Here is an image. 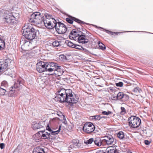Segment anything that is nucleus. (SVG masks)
I'll list each match as a JSON object with an SVG mask.
<instances>
[{
	"instance_id": "obj_1",
	"label": "nucleus",
	"mask_w": 153,
	"mask_h": 153,
	"mask_svg": "<svg viewBox=\"0 0 153 153\" xmlns=\"http://www.w3.org/2000/svg\"><path fill=\"white\" fill-rule=\"evenodd\" d=\"M56 93L58 95L62 97H59V100L61 103L66 102L69 105L72 106L74 104L78 102L79 98L71 89L60 88Z\"/></svg>"
},
{
	"instance_id": "obj_2",
	"label": "nucleus",
	"mask_w": 153,
	"mask_h": 153,
	"mask_svg": "<svg viewBox=\"0 0 153 153\" xmlns=\"http://www.w3.org/2000/svg\"><path fill=\"white\" fill-rule=\"evenodd\" d=\"M23 35L31 42L36 41L37 37L39 34L38 30L33 28L31 24H27L22 27L21 30Z\"/></svg>"
},
{
	"instance_id": "obj_3",
	"label": "nucleus",
	"mask_w": 153,
	"mask_h": 153,
	"mask_svg": "<svg viewBox=\"0 0 153 153\" xmlns=\"http://www.w3.org/2000/svg\"><path fill=\"white\" fill-rule=\"evenodd\" d=\"M14 62L8 57L4 58L0 61V72H4L12 67Z\"/></svg>"
},
{
	"instance_id": "obj_4",
	"label": "nucleus",
	"mask_w": 153,
	"mask_h": 153,
	"mask_svg": "<svg viewBox=\"0 0 153 153\" xmlns=\"http://www.w3.org/2000/svg\"><path fill=\"white\" fill-rule=\"evenodd\" d=\"M24 83V80L22 78L18 79L17 81L14 82V85L10 88L9 96L12 97L15 95L16 90H19L21 89Z\"/></svg>"
},
{
	"instance_id": "obj_5",
	"label": "nucleus",
	"mask_w": 153,
	"mask_h": 153,
	"mask_svg": "<svg viewBox=\"0 0 153 153\" xmlns=\"http://www.w3.org/2000/svg\"><path fill=\"white\" fill-rule=\"evenodd\" d=\"M129 126L133 128L138 127L141 123V120L138 117L134 116L129 117L128 120Z\"/></svg>"
},
{
	"instance_id": "obj_6",
	"label": "nucleus",
	"mask_w": 153,
	"mask_h": 153,
	"mask_svg": "<svg viewBox=\"0 0 153 153\" xmlns=\"http://www.w3.org/2000/svg\"><path fill=\"white\" fill-rule=\"evenodd\" d=\"M43 15V13L39 12H36L33 13L29 19V22L36 24L40 23L42 21Z\"/></svg>"
},
{
	"instance_id": "obj_7",
	"label": "nucleus",
	"mask_w": 153,
	"mask_h": 153,
	"mask_svg": "<svg viewBox=\"0 0 153 153\" xmlns=\"http://www.w3.org/2000/svg\"><path fill=\"white\" fill-rule=\"evenodd\" d=\"M47 62L40 61L38 62L36 65V70L39 73L47 71Z\"/></svg>"
},
{
	"instance_id": "obj_8",
	"label": "nucleus",
	"mask_w": 153,
	"mask_h": 153,
	"mask_svg": "<svg viewBox=\"0 0 153 153\" xmlns=\"http://www.w3.org/2000/svg\"><path fill=\"white\" fill-rule=\"evenodd\" d=\"M56 31L59 34H63L67 31V28L63 23L58 22H56V26L55 27Z\"/></svg>"
},
{
	"instance_id": "obj_9",
	"label": "nucleus",
	"mask_w": 153,
	"mask_h": 153,
	"mask_svg": "<svg viewBox=\"0 0 153 153\" xmlns=\"http://www.w3.org/2000/svg\"><path fill=\"white\" fill-rule=\"evenodd\" d=\"M95 126L91 122H86L83 127V131L87 133L90 134L94 131Z\"/></svg>"
},
{
	"instance_id": "obj_10",
	"label": "nucleus",
	"mask_w": 153,
	"mask_h": 153,
	"mask_svg": "<svg viewBox=\"0 0 153 153\" xmlns=\"http://www.w3.org/2000/svg\"><path fill=\"white\" fill-rule=\"evenodd\" d=\"M4 18L5 23H8L10 25H15L16 23V18L11 13L7 14Z\"/></svg>"
},
{
	"instance_id": "obj_11",
	"label": "nucleus",
	"mask_w": 153,
	"mask_h": 153,
	"mask_svg": "<svg viewBox=\"0 0 153 153\" xmlns=\"http://www.w3.org/2000/svg\"><path fill=\"white\" fill-rule=\"evenodd\" d=\"M32 42L27 41L26 40L24 41L23 44L21 46L22 49L24 51H25L29 50H33L37 48V46H32Z\"/></svg>"
},
{
	"instance_id": "obj_12",
	"label": "nucleus",
	"mask_w": 153,
	"mask_h": 153,
	"mask_svg": "<svg viewBox=\"0 0 153 153\" xmlns=\"http://www.w3.org/2000/svg\"><path fill=\"white\" fill-rule=\"evenodd\" d=\"M104 139L102 140L103 143H105L108 145H111L113 143L115 144L116 142L115 140L114 141V139L113 136L110 134L105 136L104 137Z\"/></svg>"
},
{
	"instance_id": "obj_13",
	"label": "nucleus",
	"mask_w": 153,
	"mask_h": 153,
	"mask_svg": "<svg viewBox=\"0 0 153 153\" xmlns=\"http://www.w3.org/2000/svg\"><path fill=\"white\" fill-rule=\"evenodd\" d=\"M47 71L52 72L54 71L57 67H58V64L52 62H47Z\"/></svg>"
},
{
	"instance_id": "obj_14",
	"label": "nucleus",
	"mask_w": 153,
	"mask_h": 153,
	"mask_svg": "<svg viewBox=\"0 0 153 153\" xmlns=\"http://www.w3.org/2000/svg\"><path fill=\"white\" fill-rule=\"evenodd\" d=\"M56 21L54 19H52V20L48 21L45 25L48 29H52L56 26Z\"/></svg>"
},
{
	"instance_id": "obj_15",
	"label": "nucleus",
	"mask_w": 153,
	"mask_h": 153,
	"mask_svg": "<svg viewBox=\"0 0 153 153\" xmlns=\"http://www.w3.org/2000/svg\"><path fill=\"white\" fill-rule=\"evenodd\" d=\"M44 121H41L38 122H34L32 123V128L34 130L40 128L44 127Z\"/></svg>"
},
{
	"instance_id": "obj_16",
	"label": "nucleus",
	"mask_w": 153,
	"mask_h": 153,
	"mask_svg": "<svg viewBox=\"0 0 153 153\" xmlns=\"http://www.w3.org/2000/svg\"><path fill=\"white\" fill-rule=\"evenodd\" d=\"M85 33H82L81 35L78 36L77 41L79 43L86 44L88 43L89 40L86 37Z\"/></svg>"
},
{
	"instance_id": "obj_17",
	"label": "nucleus",
	"mask_w": 153,
	"mask_h": 153,
	"mask_svg": "<svg viewBox=\"0 0 153 153\" xmlns=\"http://www.w3.org/2000/svg\"><path fill=\"white\" fill-rule=\"evenodd\" d=\"M64 72L62 67L58 66V67L56 69L54 72V74L55 76H61Z\"/></svg>"
},
{
	"instance_id": "obj_18",
	"label": "nucleus",
	"mask_w": 153,
	"mask_h": 153,
	"mask_svg": "<svg viewBox=\"0 0 153 153\" xmlns=\"http://www.w3.org/2000/svg\"><path fill=\"white\" fill-rule=\"evenodd\" d=\"M117 151L116 149H109L107 148L105 150H98L96 153H116Z\"/></svg>"
},
{
	"instance_id": "obj_19",
	"label": "nucleus",
	"mask_w": 153,
	"mask_h": 153,
	"mask_svg": "<svg viewBox=\"0 0 153 153\" xmlns=\"http://www.w3.org/2000/svg\"><path fill=\"white\" fill-rule=\"evenodd\" d=\"M33 153H45V152L43 149L39 146H37L33 149Z\"/></svg>"
},
{
	"instance_id": "obj_20",
	"label": "nucleus",
	"mask_w": 153,
	"mask_h": 153,
	"mask_svg": "<svg viewBox=\"0 0 153 153\" xmlns=\"http://www.w3.org/2000/svg\"><path fill=\"white\" fill-rule=\"evenodd\" d=\"M93 142L94 143L95 145L96 146H100L103 144L102 140H101L100 138L97 137L94 138V141Z\"/></svg>"
},
{
	"instance_id": "obj_21",
	"label": "nucleus",
	"mask_w": 153,
	"mask_h": 153,
	"mask_svg": "<svg viewBox=\"0 0 153 153\" xmlns=\"http://www.w3.org/2000/svg\"><path fill=\"white\" fill-rule=\"evenodd\" d=\"M91 25L96 28L100 29V30L104 31L108 34H110L111 35H113V33H114L113 32L110 31L108 30L105 29L102 27L98 26L96 25L93 24H91Z\"/></svg>"
},
{
	"instance_id": "obj_22",
	"label": "nucleus",
	"mask_w": 153,
	"mask_h": 153,
	"mask_svg": "<svg viewBox=\"0 0 153 153\" xmlns=\"http://www.w3.org/2000/svg\"><path fill=\"white\" fill-rule=\"evenodd\" d=\"M76 28L72 30L71 32V33L69 35L70 37H72L73 38H76L78 37V35Z\"/></svg>"
},
{
	"instance_id": "obj_23",
	"label": "nucleus",
	"mask_w": 153,
	"mask_h": 153,
	"mask_svg": "<svg viewBox=\"0 0 153 153\" xmlns=\"http://www.w3.org/2000/svg\"><path fill=\"white\" fill-rule=\"evenodd\" d=\"M79 141L78 140L74 139L73 140L72 144L76 149L80 148V143H79Z\"/></svg>"
},
{
	"instance_id": "obj_24",
	"label": "nucleus",
	"mask_w": 153,
	"mask_h": 153,
	"mask_svg": "<svg viewBox=\"0 0 153 153\" xmlns=\"http://www.w3.org/2000/svg\"><path fill=\"white\" fill-rule=\"evenodd\" d=\"M67 16L68 18H66V21L69 24H73L74 22V17L69 15H68Z\"/></svg>"
},
{
	"instance_id": "obj_25",
	"label": "nucleus",
	"mask_w": 153,
	"mask_h": 153,
	"mask_svg": "<svg viewBox=\"0 0 153 153\" xmlns=\"http://www.w3.org/2000/svg\"><path fill=\"white\" fill-rule=\"evenodd\" d=\"M5 47V42L4 40L0 38V50H4Z\"/></svg>"
},
{
	"instance_id": "obj_26",
	"label": "nucleus",
	"mask_w": 153,
	"mask_h": 153,
	"mask_svg": "<svg viewBox=\"0 0 153 153\" xmlns=\"http://www.w3.org/2000/svg\"><path fill=\"white\" fill-rule=\"evenodd\" d=\"M68 57V55L66 56L63 54L59 56V58L60 60L63 61H68L69 60Z\"/></svg>"
},
{
	"instance_id": "obj_27",
	"label": "nucleus",
	"mask_w": 153,
	"mask_h": 153,
	"mask_svg": "<svg viewBox=\"0 0 153 153\" xmlns=\"http://www.w3.org/2000/svg\"><path fill=\"white\" fill-rule=\"evenodd\" d=\"M73 19H74V21L75 22H76L77 23H78V24H86V25H90L89 24L84 22H83L82 21H81V20L79 19H77L75 17H74Z\"/></svg>"
},
{
	"instance_id": "obj_28",
	"label": "nucleus",
	"mask_w": 153,
	"mask_h": 153,
	"mask_svg": "<svg viewBox=\"0 0 153 153\" xmlns=\"http://www.w3.org/2000/svg\"><path fill=\"white\" fill-rule=\"evenodd\" d=\"M98 45L100 49L102 51H104L106 49V47L105 46L103 43L100 41H98Z\"/></svg>"
},
{
	"instance_id": "obj_29",
	"label": "nucleus",
	"mask_w": 153,
	"mask_h": 153,
	"mask_svg": "<svg viewBox=\"0 0 153 153\" xmlns=\"http://www.w3.org/2000/svg\"><path fill=\"white\" fill-rule=\"evenodd\" d=\"M45 17V19H48V20H52V19H54L53 18L52 15L48 13H45L44 16H43V17Z\"/></svg>"
},
{
	"instance_id": "obj_30",
	"label": "nucleus",
	"mask_w": 153,
	"mask_h": 153,
	"mask_svg": "<svg viewBox=\"0 0 153 153\" xmlns=\"http://www.w3.org/2000/svg\"><path fill=\"white\" fill-rule=\"evenodd\" d=\"M61 42L60 41L55 40L52 43V45L54 47H57L61 45H60Z\"/></svg>"
},
{
	"instance_id": "obj_31",
	"label": "nucleus",
	"mask_w": 153,
	"mask_h": 153,
	"mask_svg": "<svg viewBox=\"0 0 153 153\" xmlns=\"http://www.w3.org/2000/svg\"><path fill=\"white\" fill-rule=\"evenodd\" d=\"M94 141V138H91L87 140L84 141V143L86 145H89L91 144Z\"/></svg>"
},
{
	"instance_id": "obj_32",
	"label": "nucleus",
	"mask_w": 153,
	"mask_h": 153,
	"mask_svg": "<svg viewBox=\"0 0 153 153\" xmlns=\"http://www.w3.org/2000/svg\"><path fill=\"white\" fill-rule=\"evenodd\" d=\"M117 136L120 139H122L124 137V134L122 131H119L117 134Z\"/></svg>"
},
{
	"instance_id": "obj_33",
	"label": "nucleus",
	"mask_w": 153,
	"mask_h": 153,
	"mask_svg": "<svg viewBox=\"0 0 153 153\" xmlns=\"http://www.w3.org/2000/svg\"><path fill=\"white\" fill-rule=\"evenodd\" d=\"M65 42L68 46L73 48H74V47L76 45V44H74L73 42L68 40L66 41Z\"/></svg>"
},
{
	"instance_id": "obj_34",
	"label": "nucleus",
	"mask_w": 153,
	"mask_h": 153,
	"mask_svg": "<svg viewBox=\"0 0 153 153\" xmlns=\"http://www.w3.org/2000/svg\"><path fill=\"white\" fill-rule=\"evenodd\" d=\"M61 125L59 126V128L56 131H53L52 130V131L50 132L51 134V135H55L56 134H57L59 133V132L61 130Z\"/></svg>"
},
{
	"instance_id": "obj_35",
	"label": "nucleus",
	"mask_w": 153,
	"mask_h": 153,
	"mask_svg": "<svg viewBox=\"0 0 153 153\" xmlns=\"http://www.w3.org/2000/svg\"><path fill=\"white\" fill-rule=\"evenodd\" d=\"M123 92H119L117 94V98L118 99V100H120L122 99L123 96Z\"/></svg>"
},
{
	"instance_id": "obj_36",
	"label": "nucleus",
	"mask_w": 153,
	"mask_h": 153,
	"mask_svg": "<svg viewBox=\"0 0 153 153\" xmlns=\"http://www.w3.org/2000/svg\"><path fill=\"white\" fill-rule=\"evenodd\" d=\"M133 91V92L136 93L137 92L140 93L142 91V90L139 87H137L134 88Z\"/></svg>"
},
{
	"instance_id": "obj_37",
	"label": "nucleus",
	"mask_w": 153,
	"mask_h": 153,
	"mask_svg": "<svg viewBox=\"0 0 153 153\" xmlns=\"http://www.w3.org/2000/svg\"><path fill=\"white\" fill-rule=\"evenodd\" d=\"M122 99L124 102H125L126 101L129 99V96L128 95L124 93L123 96V98H122Z\"/></svg>"
},
{
	"instance_id": "obj_38",
	"label": "nucleus",
	"mask_w": 153,
	"mask_h": 153,
	"mask_svg": "<svg viewBox=\"0 0 153 153\" xmlns=\"http://www.w3.org/2000/svg\"><path fill=\"white\" fill-rule=\"evenodd\" d=\"M77 29V34H78V36H80L81 35V34H82V33H83L82 32V31H84L83 30H82V28H76Z\"/></svg>"
},
{
	"instance_id": "obj_39",
	"label": "nucleus",
	"mask_w": 153,
	"mask_h": 153,
	"mask_svg": "<svg viewBox=\"0 0 153 153\" xmlns=\"http://www.w3.org/2000/svg\"><path fill=\"white\" fill-rule=\"evenodd\" d=\"M74 46V48L79 50H82V49H83V48L82 46L78 45L76 44Z\"/></svg>"
},
{
	"instance_id": "obj_40",
	"label": "nucleus",
	"mask_w": 153,
	"mask_h": 153,
	"mask_svg": "<svg viewBox=\"0 0 153 153\" xmlns=\"http://www.w3.org/2000/svg\"><path fill=\"white\" fill-rule=\"evenodd\" d=\"M6 91V90L4 88L0 87V95H4Z\"/></svg>"
},
{
	"instance_id": "obj_41",
	"label": "nucleus",
	"mask_w": 153,
	"mask_h": 153,
	"mask_svg": "<svg viewBox=\"0 0 153 153\" xmlns=\"http://www.w3.org/2000/svg\"><path fill=\"white\" fill-rule=\"evenodd\" d=\"M100 115H96L92 117V119L94 120H100Z\"/></svg>"
},
{
	"instance_id": "obj_42",
	"label": "nucleus",
	"mask_w": 153,
	"mask_h": 153,
	"mask_svg": "<svg viewBox=\"0 0 153 153\" xmlns=\"http://www.w3.org/2000/svg\"><path fill=\"white\" fill-rule=\"evenodd\" d=\"M112 113L111 111H102V114L103 115H108Z\"/></svg>"
},
{
	"instance_id": "obj_43",
	"label": "nucleus",
	"mask_w": 153,
	"mask_h": 153,
	"mask_svg": "<svg viewBox=\"0 0 153 153\" xmlns=\"http://www.w3.org/2000/svg\"><path fill=\"white\" fill-rule=\"evenodd\" d=\"M1 86H4V87L7 86V82L6 81H3L1 83Z\"/></svg>"
},
{
	"instance_id": "obj_44",
	"label": "nucleus",
	"mask_w": 153,
	"mask_h": 153,
	"mask_svg": "<svg viewBox=\"0 0 153 153\" xmlns=\"http://www.w3.org/2000/svg\"><path fill=\"white\" fill-rule=\"evenodd\" d=\"M121 111L120 112V114H124L126 113V110H125V108L123 107H121Z\"/></svg>"
},
{
	"instance_id": "obj_45",
	"label": "nucleus",
	"mask_w": 153,
	"mask_h": 153,
	"mask_svg": "<svg viewBox=\"0 0 153 153\" xmlns=\"http://www.w3.org/2000/svg\"><path fill=\"white\" fill-rule=\"evenodd\" d=\"M115 85L117 87H122L123 85V83L122 82H120L115 83Z\"/></svg>"
},
{
	"instance_id": "obj_46",
	"label": "nucleus",
	"mask_w": 153,
	"mask_h": 153,
	"mask_svg": "<svg viewBox=\"0 0 153 153\" xmlns=\"http://www.w3.org/2000/svg\"><path fill=\"white\" fill-rule=\"evenodd\" d=\"M82 50H83V52L86 54H89L91 53L90 52L86 49L83 48V49H82Z\"/></svg>"
},
{
	"instance_id": "obj_47",
	"label": "nucleus",
	"mask_w": 153,
	"mask_h": 153,
	"mask_svg": "<svg viewBox=\"0 0 153 153\" xmlns=\"http://www.w3.org/2000/svg\"><path fill=\"white\" fill-rule=\"evenodd\" d=\"M38 47L37 46V48H36V49L32 50V51L33 52V53L34 54H35L36 53H38L39 52V50L38 49Z\"/></svg>"
},
{
	"instance_id": "obj_48",
	"label": "nucleus",
	"mask_w": 153,
	"mask_h": 153,
	"mask_svg": "<svg viewBox=\"0 0 153 153\" xmlns=\"http://www.w3.org/2000/svg\"><path fill=\"white\" fill-rule=\"evenodd\" d=\"M69 149H72L74 150H75L76 149V148L74 146V145L71 143V144L70 145L69 147H68Z\"/></svg>"
},
{
	"instance_id": "obj_49",
	"label": "nucleus",
	"mask_w": 153,
	"mask_h": 153,
	"mask_svg": "<svg viewBox=\"0 0 153 153\" xmlns=\"http://www.w3.org/2000/svg\"><path fill=\"white\" fill-rule=\"evenodd\" d=\"M46 129L47 130H48L49 131L51 132L52 130L51 128H50L49 126V124H48L47 125V126L46 127Z\"/></svg>"
},
{
	"instance_id": "obj_50",
	"label": "nucleus",
	"mask_w": 153,
	"mask_h": 153,
	"mask_svg": "<svg viewBox=\"0 0 153 153\" xmlns=\"http://www.w3.org/2000/svg\"><path fill=\"white\" fill-rule=\"evenodd\" d=\"M51 20H48V19H45V18L43 17L42 19V21H43L44 25L45 24H46L48 22V21H50Z\"/></svg>"
},
{
	"instance_id": "obj_51",
	"label": "nucleus",
	"mask_w": 153,
	"mask_h": 153,
	"mask_svg": "<svg viewBox=\"0 0 153 153\" xmlns=\"http://www.w3.org/2000/svg\"><path fill=\"white\" fill-rule=\"evenodd\" d=\"M44 133H45L47 137L48 138V139H50V138L51 136V133H48L47 132H45V131Z\"/></svg>"
},
{
	"instance_id": "obj_52",
	"label": "nucleus",
	"mask_w": 153,
	"mask_h": 153,
	"mask_svg": "<svg viewBox=\"0 0 153 153\" xmlns=\"http://www.w3.org/2000/svg\"><path fill=\"white\" fill-rule=\"evenodd\" d=\"M117 95H115V96H111V99L113 100H118V99L117 98Z\"/></svg>"
},
{
	"instance_id": "obj_53",
	"label": "nucleus",
	"mask_w": 153,
	"mask_h": 153,
	"mask_svg": "<svg viewBox=\"0 0 153 153\" xmlns=\"http://www.w3.org/2000/svg\"><path fill=\"white\" fill-rule=\"evenodd\" d=\"M5 144L3 143H0V149H1L4 148L5 147Z\"/></svg>"
},
{
	"instance_id": "obj_54",
	"label": "nucleus",
	"mask_w": 153,
	"mask_h": 153,
	"mask_svg": "<svg viewBox=\"0 0 153 153\" xmlns=\"http://www.w3.org/2000/svg\"><path fill=\"white\" fill-rule=\"evenodd\" d=\"M42 137H43V139H48V138L47 137L45 133H42Z\"/></svg>"
},
{
	"instance_id": "obj_55",
	"label": "nucleus",
	"mask_w": 153,
	"mask_h": 153,
	"mask_svg": "<svg viewBox=\"0 0 153 153\" xmlns=\"http://www.w3.org/2000/svg\"><path fill=\"white\" fill-rule=\"evenodd\" d=\"M145 144L146 145H149L150 144V142L148 140H144Z\"/></svg>"
},
{
	"instance_id": "obj_56",
	"label": "nucleus",
	"mask_w": 153,
	"mask_h": 153,
	"mask_svg": "<svg viewBox=\"0 0 153 153\" xmlns=\"http://www.w3.org/2000/svg\"><path fill=\"white\" fill-rule=\"evenodd\" d=\"M127 32H145V33H150V32H148L145 31H126Z\"/></svg>"
},
{
	"instance_id": "obj_57",
	"label": "nucleus",
	"mask_w": 153,
	"mask_h": 153,
	"mask_svg": "<svg viewBox=\"0 0 153 153\" xmlns=\"http://www.w3.org/2000/svg\"><path fill=\"white\" fill-rule=\"evenodd\" d=\"M45 132V130H42L41 131H38L37 133L36 134V136H39L41 132L43 133Z\"/></svg>"
},
{
	"instance_id": "obj_58",
	"label": "nucleus",
	"mask_w": 153,
	"mask_h": 153,
	"mask_svg": "<svg viewBox=\"0 0 153 153\" xmlns=\"http://www.w3.org/2000/svg\"><path fill=\"white\" fill-rule=\"evenodd\" d=\"M113 33H113V35H114V34H116L117 35H118L119 34H120L122 32H113Z\"/></svg>"
},
{
	"instance_id": "obj_59",
	"label": "nucleus",
	"mask_w": 153,
	"mask_h": 153,
	"mask_svg": "<svg viewBox=\"0 0 153 153\" xmlns=\"http://www.w3.org/2000/svg\"><path fill=\"white\" fill-rule=\"evenodd\" d=\"M106 118L104 116H101V115H100V120L102 118Z\"/></svg>"
},
{
	"instance_id": "obj_60",
	"label": "nucleus",
	"mask_w": 153,
	"mask_h": 153,
	"mask_svg": "<svg viewBox=\"0 0 153 153\" xmlns=\"http://www.w3.org/2000/svg\"><path fill=\"white\" fill-rule=\"evenodd\" d=\"M86 33L87 34H89V32L88 31L86 30Z\"/></svg>"
},
{
	"instance_id": "obj_61",
	"label": "nucleus",
	"mask_w": 153,
	"mask_h": 153,
	"mask_svg": "<svg viewBox=\"0 0 153 153\" xmlns=\"http://www.w3.org/2000/svg\"><path fill=\"white\" fill-rule=\"evenodd\" d=\"M66 121H64V122H63V123H65V124H66Z\"/></svg>"
},
{
	"instance_id": "obj_62",
	"label": "nucleus",
	"mask_w": 153,
	"mask_h": 153,
	"mask_svg": "<svg viewBox=\"0 0 153 153\" xmlns=\"http://www.w3.org/2000/svg\"><path fill=\"white\" fill-rule=\"evenodd\" d=\"M4 74H7V75L8 74H6V73H4Z\"/></svg>"
},
{
	"instance_id": "obj_63",
	"label": "nucleus",
	"mask_w": 153,
	"mask_h": 153,
	"mask_svg": "<svg viewBox=\"0 0 153 153\" xmlns=\"http://www.w3.org/2000/svg\"><path fill=\"white\" fill-rule=\"evenodd\" d=\"M128 153H132L131 152H128Z\"/></svg>"
}]
</instances>
